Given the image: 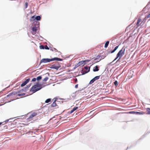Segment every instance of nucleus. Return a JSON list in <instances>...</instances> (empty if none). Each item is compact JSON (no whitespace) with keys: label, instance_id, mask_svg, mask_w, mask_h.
<instances>
[{"label":"nucleus","instance_id":"obj_16","mask_svg":"<svg viewBox=\"0 0 150 150\" xmlns=\"http://www.w3.org/2000/svg\"><path fill=\"white\" fill-rule=\"evenodd\" d=\"M109 43V41H107L106 43H105V45H104V47H105V48L107 47L108 46V45Z\"/></svg>","mask_w":150,"mask_h":150},{"label":"nucleus","instance_id":"obj_2","mask_svg":"<svg viewBox=\"0 0 150 150\" xmlns=\"http://www.w3.org/2000/svg\"><path fill=\"white\" fill-rule=\"evenodd\" d=\"M125 47H123L121 49V50H120L119 51V52L117 53V57H116L115 59H114V60L117 59V58H119V59L117 60V61H119L122 57L125 54Z\"/></svg>","mask_w":150,"mask_h":150},{"label":"nucleus","instance_id":"obj_15","mask_svg":"<svg viewBox=\"0 0 150 150\" xmlns=\"http://www.w3.org/2000/svg\"><path fill=\"white\" fill-rule=\"evenodd\" d=\"M119 47V45L117 46H116L115 48V49L114 50H112V51H111V53H114L115 51L117 49L118 47Z\"/></svg>","mask_w":150,"mask_h":150},{"label":"nucleus","instance_id":"obj_36","mask_svg":"<svg viewBox=\"0 0 150 150\" xmlns=\"http://www.w3.org/2000/svg\"><path fill=\"white\" fill-rule=\"evenodd\" d=\"M74 111V110H71V111H70V113H73V112Z\"/></svg>","mask_w":150,"mask_h":150},{"label":"nucleus","instance_id":"obj_10","mask_svg":"<svg viewBox=\"0 0 150 150\" xmlns=\"http://www.w3.org/2000/svg\"><path fill=\"white\" fill-rule=\"evenodd\" d=\"M99 70V69L98 68V66H96L95 67H94L93 69V71L94 72L97 71Z\"/></svg>","mask_w":150,"mask_h":150},{"label":"nucleus","instance_id":"obj_7","mask_svg":"<svg viewBox=\"0 0 150 150\" xmlns=\"http://www.w3.org/2000/svg\"><path fill=\"white\" fill-rule=\"evenodd\" d=\"M142 22V20L141 18H138V20H137L136 25L137 27H139L141 25Z\"/></svg>","mask_w":150,"mask_h":150},{"label":"nucleus","instance_id":"obj_33","mask_svg":"<svg viewBox=\"0 0 150 150\" xmlns=\"http://www.w3.org/2000/svg\"><path fill=\"white\" fill-rule=\"evenodd\" d=\"M134 113H135V112L134 111H130L129 112V113L131 114H134Z\"/></svg>","mask_w":150,"mask_h":150},{"label":"nucleus","instance_id":"obj_28","mask_svg":"<svg viewBox=\"0 0 150 150\" xmlns=\"http://www.w3.org/2000/svg\"><path fill=\"white\" fill-rule=\"evenodd\" d=\"M99 78H100V76H96L94 78L97 80L99 79Z\"/></svg>","mask_w":150,"mask_h":150},{"label":"nucleus","instance_id":"obj_30","mask_svg":"<svg viewBox=\"0 0 150 150\" xmlns=\"http://www.w3.org/2000/svg\"><path fill=\"white\" fill-rule=\"evenodd\" d=\"M44 49L46 50H49V49L48 47L47 46V45H45V46Z\"/></svg>","mask_w":150,"mask_h":150},{"label":"nucleus","instance_id":"obj_12","mask_svg":"<svg viewBox=\"0 0 150 150\" xmlns=\"http://www.w3.org/2000/svg\"><path fill=\"white\" fill-rule=\"evenodd\" d=\"M84 69H86V70H87V71L86 72L84 73H83V74H84L86 73H87L89 72V70H90V68H88L87 67H84Z\"/></svg>","mask_w":150,"mask_h":150},{"label":"nucleus","instance_id":"obj_20","mask_svg":"<svg viewBox=\"0 0 150 150\" xmlns=\"http://www.w3.org/2000/svg\"><path fill=\"white\" fill-rule=\"evenodd\" d=\"M136 112L137 113V114H138L139 115H143V114H144V112L143 111L142 112Z\"/></svg>","mask_w":150,"mask_h":150},{"label":"nucleus","instance_id":"obj_25","mask_svg":"<svg viewBox=\"0 0 150 150\" xmlns=\"http://www.w3.org/2000/svg\"><path fill=\"white\" fill-rule=\"evenodd\" d=\"M40 49H44L45 46L43 45H41L40 46Z\"/></svg>","mask_w":150,"mask_h":150},{"label":"nucleus","instance_id":"obj_40","mask_svg":"<svg viewBox=\"0 0 150 150\" xmlns=\"http://www.w3.org/2000/svg\"><path fill=\"white\" fill-rule=\"evenodd\" d=\"M10 120V119H9V120H6V121H6V122H8V120Z\"/></svg>","mask_w":150,"mask_h":150},{"label":"nucleus","instance_id":"obj_5","mask_svg":"<svg viewBox=\"0 0 150 150\" xmlns=\"http://www.w3.org/2000/svg\"><path fill=\"white\" fill-rule=\"evenodd\" d=\"M60 67V64H56L52 65L51 68L58 70Z\"/></svg>","mask_w":150,"mask_h":150},{"label":"nucleus","instance_id":"obj_41","mask_svg":"<svg viewBox=\"0 0 150 150\" xmlns=\"http://www.w3.org/2000/svg\"><path fill=\"white\" fill-rule=\"evenodd\" d=\"M11 95V94H9V95H7V97L9 96H10Z\"/></svg>","mask_w":150,"mask_h":150},{"label":"nucleus","instance_id":"obj_11","mask_svg":"<svg viewBox=\"0 0 150 150\" xmlns=\"http://www.w3.org/2000/svg\"><path fill=\"white\" fill-rule=\"evenodd\" d=\"M86 64V63H85V62H84V61H80L78 62V65L79 66H80L81 65H83Z\"/></svg>","mask_w":150,"mask_h":150},{"label":"nucleus","instance_id":"obj_38","mask_svg":"<svg viewBox=\"0 0 150 150\" xmlns=\"http://www.w3.org/2000/svg\"><path fill=\"white\" fill-rule=\"evenodd\" d=\"M78 84L75 85V88H78Z\"/></svg>","mask_w":150,"mask_h":150},{"label":"nucleus","instance_id":"obj_18","mask_svg":"<svg viewBox=\"0 0 150 150\" xmlns=\"http://www.w3.org/2000/svg\"><path fill=\"white\" fill-rule=\"evenodd\" d=\"M49 78L47 77H46L43 80V81L45 82L47 81V80Z\"/></svg>","mask_w":150,"mask_h":150},{"label":"nucleus","instance_id":"obj_39","mask_svg":"<svg viewBox=\"0 0 150 150\" xmlns=\"http://www.w3.org/2000/svg\"><path fill=\"white\" fill-rule=\"evenodd\" d=\"M74 81H75L76 82L77 81V79L76 78L75 79H74Z\"/></svg>","mask_w":150,"mask_h":150},{"label":"nucleus","instance_id":"obj_23","mask_svg":"<svg viewBox=\"0 0 150 150\" xmlns=\"http://www.w3.org/2000/svg\"><path fill=\"white\" fill-rule=\"evenodd\" d=\"M41 78H42L41 76H38V77H37L36 80H38H38H41Z\"/></svg>","mask_w":150,"mask_h":150},{"label":"nucleus","instance_id":"obj_1","mask_svg":"<svg viewBox=\"0 0 150 150\" xmlns=\"http://www.w3.org/2000/svg\"><path fill=\"white\" fill-rule=\"evenodd\" d=\"M62 60V59L60 58H59L57 57H54L53 58L51 59L48 58H44L43 59L41 60L40 63H45L47 62H49L50 61H61Z\"/></svg>","mask_w":150,"mask_h":150},{"label":"nucleus","instance_id":"obj_45","mask_svg":"<svg viewBox=\"0 0 150 150\" xmlns=\"http://www.w3.org/2000/svg\"><path fill=\"white\" fill-rule=\"evenodd\" d=\"M96 59H96H96H95L94 60H96Z\"/></svg>","mask_w":150,"mask_h":150},{"label":"nucleus","instance_id":"obj_44","mask_svg":"<svg viewBox=\"0 0 150 150\" xmlns=\"http://www.w3.org/2000/svg\"><path fill=\"white\" fill-rule=\"evenodd\" d=\"M23 124V125H28V124Z\"/></svg>","mask_w":150,"mask_h":150},{"label":"nucleus","instance_id":"obj_32","mask_svg":"<svg viewBox=\"0 0 150 150\" xmlns=\"http://www.w3.org/2000/svg\"><path fill=\"white\" fill-rule=\"evenodd\" d=\"M150 18V13L148 15L147 17L145 18Z\"/></svg>","mask_w":150,"mask_h":150},{"label":"nucleus","instance_id":"obj_35","mask_svg":"<svg viewBox=\"0 0 150 150\" xmlns=\"http://www.w3.org/2000/svg\"><path fill=\"white\" fill-rule=\"evenodd\" d=\"M74 111V110H71V111H70V113H73V112Z\"/></svg>","mask_w":150,"mask_h":150},{"label":"nucleus","instance_id":"obj_19","mask_svg":"<svg viewBox=\"0 0 150 150\" xmlns=\"http://www.w3.org/2000/svg\"><path fill=\"white\" fill-rule=\"evenodd\" d=\"M27 83L26 82H25L24 81L23 82V83H22L21 84V87H23V86H25V85H26V84H27Z\"/></svg>","mask_w":150,"mask_h":150},{"label":"nucleus","instance_id":"obj_37","mask_svg":"<svg viewBox=\"0 0 150 150\" xmlns=\"http://www.w3.org/2000/svg\"><path fill=\"white\" fill-rule=\"evenodd\" d=\"M28 4L27 3H25V6H26V8L27 6H28Z\"/></svg>","mask_w":150,"mask_h":150},{"label":"nucleus","instance_id":"obj_31","mask_svg":"<svg viewBox=\"0 0 150 150\" xmlns=\"http://www.w3.org/2000/svg\"><path fill=\"white\" fill-rule=\"evenodd\" d=\"M77 108H78L77 107H74L73 109L72 110L75 111V110H77Z\"/></svg>","mask_w":150,"mask_h":150},{"label":"nucleus","instance_id":"obj_29","mask_svg":"<svg viewBox=\"0 0 150 150\" xmlns=\"http://www.w3.org/2000/svg\"><path fill=\"white\" fill-rule=\"evenodd\" d=\"M29 81H30V79H26V80H25V81H24V82H26L28 83V82H29Z\"/></svg>","mask_w":150,"mask_h":150},{"label":"nucleus","instance_id":"obj_17","mask_svg":"<svg viewBox=\"0 0 150 150\" xmlns=\"http://www.w3.org/2000/svg\"><path fill=\"white\" fill-rule=\"evenodd\" d=\"M35 19L37 21H39L41 19V17L39 16H37L36 18H35Z\"/></svg>","mask_w":150,"mask_h":150},{"label":"nucleus","instance_id":"obj_3","mask_svg":"<svg viewBox=\"0 0 150 150\" xmlns=\"http://www.w3.org/2000/svg\"><path fill=\"white\" fill-rule=\"evenodd\" d=\"M42 88L41 85L38 83L31 87L30 91H33V93H35L36 91L40 90Z\"/></svg>","mask_w":150,"mask_h":150},{"label":"nucleus","instance_id":"obj_9","mask_svg":"<svg viewBox=\"0 0 150 150\" xmlns=\"http://www.w3.org/2000/svg\"><path fill=\"white\" fill-rule=\"evenodd\" d=\"M53 99H54V101L52 103L51 105V106L53 107L56 106L57 104H56V102L57 99V98H54Z\"/></svg>","mask_w":150,"mask_h":150},{"label":"nucleus","instance_id":"obj_6","mask_svg":"<svg viewBox=\"0 0 150 150\" xmlns=\"http://www.w3.org/2000/svg\"><path fill=\"white\" fill-rule=\"evenodd\" d=\"M37 115V113L36 112H33L32 113V114L30 115V116H29V117L28 118V120L29 121L31 120L32 118L33 117H34L35 116Z\"/></svg>","mask_w":150,"mask_h":150},{"label":"nucleus","instance_id":"obj_13","mask_svg":"<svg viewBox=\"0 0 150 150\" xmlns=\"http://www.w3.org/2000/svg\"><path fill=\"white\" fill-rule=\"evenodd\" d=\"M146 114H150V108H147L146 109Z\"/></svg>","mask_w":150,"mask_h":150},{"label":"nucleus","instance_id":"obj_8","mask_svg":"<svg viewBox=\"0 0 150 150\" xmlns=\"http://www.w3.org/2000/svg\"><path fill=\"white\" fill-rule=\"evenodd\" d=\"M32 34L33 35L35 34L36 33L37 31V27H33L32 28Z\"/></svg>","mask_w":150,"mask_h":150},{"label":"nucleus","instance_id":"obj_43","mask_svg":"<svg viewBox=\"0 0 150 150\" xmlns=\"http://www.w3.org/2000/svg\"><path fill=\"white\" fill-rule=\"evenodd\" d=\"M2 124V122H0V125Z\"/></svg>","mask_w":150,"mask_h":150},{"label":"nucleus","instance_id":"obj_22","mask_svg":"<svg viewBox=\"0 0 150 150\" xmlns=\"http://www.w3.org/2000/svg\"><path fill=\"white\" fill-rule=\"evenodd\" d=\"M35 19V16H32L31 17V19H30V21H33Z\"/></svg>","mask_w":150,"mask_h":150},{"label":"nucleus","instance_id":"obj_21","mask_svg":"<svg viewBox=\"0 0 150 150\" xmlns=\"http://www.w3.org/2000/svg\"><path fill=\"white\" fill-rule=\"evenodd\" d=\"M50 100H51V99L50 98H48V99H47V100H45V103H48L50 102Z\"/></svg>","mask_w":150,"mask_h":150},{"label":"nucleus","instance_id":"obj_26","mask_svg":"<svg viewBox=\"0 0 150 150\" xmlns=\"http://www.w3.org/2000/svg\"><path fill=\"white\" fill-rule=\"evenodd\" d=\"M91 60V59H87L83 61H84V62L85 63H86L87 62H89Z\"/></svg>","mask_w":150,"mask_h":150},{"label":"nucleus","instance_id":"obj_27","mask_svg":"<svg viewBox=\"0 0 150 150\" xmlns=\"http://www.w3.org/2000/svg\"><path fill=\"white\" fill-rule=\"evenodd\" d=\"M95 81V80H93V79L91 80L90 81V84H91L92 83Z\"/></svg>","mask_w":150,"mask_h":150},{"label":"nucleus","instance_id":"obj_4","mask_svg":"<svg viewBox=\"0 0 150 150\" xmlns=\"http://www.w3.org/2000/svg\"><path fill=\"white\" fill-rule=\"evenodd\" d=\"M28 89V88H25L24 89H23L20 91L18 92H17V93H18V96H20L21 97H23L25 96V93H22L23 91L26 92V90Z\"/></svg>","mask_w":150,"mask_h":150},{"label":"nucleus","instance_id":"obj_34","mask_svg":"<svg viewBox=\"0 0 150 150\" xmlns=\"http://www.w3.org/2000/svg\"><path fill=\"white\" fill-rule=\"evenodd\" d=\"M36 79V78H34L33 79H32V81H35Z\"/></svg>","mask_w":150,"mask_h":150},{"label":"nucleus","instance_id":"obj_14","mask_svg":"<svg viewBox=\"0 0 150 150\" xmlns=\"http://www.w3.org/2000/svg\"><path fill=\"white\" fill-rule=\"evenodd\" d=\"M119 47V45L117 46H116L115 48V49L114 50H112V51H111V53H114L115 51L117 49L118 47Z\"/></svg>","mask_w":150,"mask_h":150},{"label":"nucleus","instance_id":"obj_42","mask_svg":"<svg viewBox=\"0 0 150 150\" xmlns=\"http://www.w3.org/2000/svg\"><path fill=\"white\" fill-rule=\"evenodd\" d=\"M93 80H95V81H96V79H94V78H93Z\"/></svg>","mask_w":150,"mask_h":150},{"label":"nucleus","instance_id":"obj_24","mask_svg":"<svg viewBox=\"0 0 150 150\" xmlns=\"http://www.w3.org/2000/svg\"><path fill=\"white\" fill-rule=\"evenodd\" d=\"M114 85H115V86H117V85H118L117 81H115V82H114Z\"/></svg>","mask_w":150,"mask_h":150}]
</instances>
